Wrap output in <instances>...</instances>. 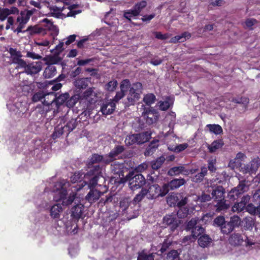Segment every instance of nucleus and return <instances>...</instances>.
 Segmentation results:
<instances>
[{"label":"nucleus","mask_w":260,"mask_h":260,"mask_svg":"<svg viewBox=\"0 0 260 260\" xmlns=\"http://www.w3.org/2000/svg\"><path fill=\"white\" fill-rule=\"evenodd\" d=\"M69 186V182H67L64 180L57 182L54 187V201L56 202L61 201V204L65 206L71 205L75 200L77 193L72 191L69 194V196L67 197L68 194L67 187Z\"/></svg>","instance_id":"f257e3e1"},{"label":"nucleus","mask_w":260,"mask_h":260,"mask_svg":"<svg viewBox=\"0 0 260 260\" xmlns=\"http://www.w3.org/2000/svg\"><path fill=\"white\" fill-rule=\"evenodd\" d=\"M205 217H207V214L204 215L202 217L196 216L186 220L183 225L184 230L199 237L206 232L205 228L200 223L201 221H203Z\"/></svg>","instance_id":"f03ea898"},{"label":"nucleus","mask_w":260,"mask_h":260,"mask_svg":"<svg viewBox=\"0 0 260 260\" xmlns=\"http://www.w3.org/2000/svg\"><path fill=\"white\" fill-rule=\"evenodd\" d=\"M111 167L114 176L111 177V181H114L117 185L125 183L127 181V174H125L128 173L129 171L124 164L115 162L111 165Z\"/></svg>","instance_id":"7ed1b4c3"},{"label":"nucleus","mask_w":260,"mask_h":260,"mask_svg":"<svg viewBox=\"0 0 260 260\" xmlns=\"http://www.w3.org/2000/svg\"><path fill=\"white\" fill-rule=\"evenodd\" d=\"M127 181L129 182V187L132 190L142 188L146 183V180L141 174L135 171H129L127 174Z\"/></svg>","instance_id":"20e7f679"},{"label":"nucleus","mask_w":260,"mask_h":260,"mask_svg":"<svg viewBox=\"0 0 260 260\" xmlns=\"http://www.w3.org/2000/svg\"><path fill=\"white\" fill-rule=\"evenodd\" d=\"M151 138V132L145 131L127 136L124 142L126 146H131L136 144L140 145L148 142Z\"/></svg>","instance_id":"39448f33"},{"label":"nucleus","mask_w":260,"mask_h":260,"mask_svg":"<svg viewBox=\"0 0 260 260\" xmlns=\"http://www.w3.org/2000/svg\"><path fill=\"white\" fill-rule=\"evenodd\" d=\"M211 190H209L211 193L212 198L217 202L216 206L220 210L226 209L228 208L225 204L224 194L225 193V189L220 185H213L211 186Z\"/></svg>","instance_id":"423d86ee"},{"label":"nucleus","mask_w":260,"mask_h":260,"mask_svg":"<svg viewBox=\"0 0 260 260\" xmlns=\"http://www.w3.org/2000/svg\"><path fill=\"white\" fill-rule=\"evenodd\" d=\"M247 212L251 215L260 216V188L252 191L250 204L247 206Z\"/></svg>","instance_id":"0eeeda50"},{"label":"nucleus","mask_w":260,"mask_h":260,"mask_svg":"<svg viewBox=\"0 0 260 260\" xmlns=\"http://www.w3.org/2000/svg\"><path fill=\"white\" fill-rule=\"evenodd\" d=\"M181 223V220L177 217L175 212L166 214L162 220V224L164 228H169L170 232L172 233L177 230Z\"/></svg>","instance_id":"6e6552de"},{"label":"nucleus","mask_w":260,"mask_h":260,"mask_svg":"<svg viewBox=\"0 0 260 260\" xmlns=\"http://www.w3.org/2000/svg\"><path fill=\"white\" fill-rule=\"evenodd\" d=\"M159 115L158 112L153 107H145L142 114L143 120L145 121L146 123L151 125L156 122Z\"/></svg>","instance_id":"1a4fd4ad"},{"label":"nucleus","mask_w":260,"mask_h":260,"mask_svg":"<svg viewBox=\"0 0 260 260\" xmlns=\"http://www.w3.org/2000/svg\"><path fill=\"white\" fill-rule=\"evenodd\" d=\"M248 189V186L246 185L245 180L240 181L239 184L236 187H234L229 192L228 197L231 201H234L240 195L247 191Z\"/></svg>","instance_id":"9d476101"},{"label":"nucleus","mask_w":260,"mask_h":260,"mask_svg":"<svg viewBox=\"0 0 260 260\" xmlns=\"http://www.w3.org/2000/svg\"><path fill=\"white\" fill-rule=\"evenodd\" d=\"M146 191L148 196L147 198L149 200H153L159 197H164L167 194L164 190V184L161 187L157 184L151 185L146 189Z\"/></svg>","instance_id":"9b49d317"},{"label":"nucleus","mask_w":260,"mask_h":260,"mask_svg":"<svg viewBox=\"0 0 260 260\" xmlns=\"http://www.w3.org/2000/svg\"><path fill=\"white\" fill-rule=\"evenodd\" d=\"M50 95L54 96L52 101V104H54V106H55V108L54 109V114L57 113L59 112L60 106L63 105L66 102H67L68 99H69L70 95L68 92H66L57 96V94L54 92H50Z\"/></svg>","instance_id":"f8f14e48"},{"label":"nucleus","mask_w":260,"mask_h":260,"mask_svg":"<svg viewBox=\"0 0 260 260\" xmlns=\"http://www.w3.org/2000/svg\"><path fill=\"white\" fill-rule=\"evenodd\" d=\"M197 170L187 169L184 166H175L169 169L167 172V175L173 177L178 176L182 174L184 176H188L190 174H192L196 172Z\"/></svg>","instance_id":"ddd939ff"},{"label":"nucleus","mask_w":260,"mask_h":260,"mask_svg":"<svg viewBox=\"0 0 260 260\" xmlns=\"http://www.w3.org/2000/svg\"><path fill=\"white\" fill-rule=\"evenodd\" d=\"M240 222L241 219L239 216L234 215L231 217L225 224L222 234L228 235L232 233L236 228H239Z\"/></svg>","instance_id":"4468645a"},{"label":"nucleus","mask_w":260,"mask_h":260,"mask_svg":"<svg viewBox=\"0 0 260 260\" xmlns=\"http://www.w3.org/2000/svg\"><path fill=\"white\" fill-rule=\"evenodd\" d=\"M186 180L183 178H173L166 183H164V190L167 193L170 190H175L186 183Z\"/></svg>","instance_id":"2eb2a0df"},{"label":"nucleus","mask_w":260,"mask_h":260,"mask_svg":"<svg viewBox=\"0 0 260 260\" xmlns=\"http://www.w3.org/2000/svg\"><path fill=\"white\" fill-rule=\"evenodd\" d=\"M125 150V147L123 145H116L110 151V152L106 154L109 164L114 160L119 159V155H121Z\"/></svg>","instance_id":"dca6fc26"},{"label":"nucleus","mask_w":260,"mask_h":260,"mask_svg":"<svg viewBox=\"0 0 260 260\" xmlns=\"http://www.w3.org/2000/svg\"><path fill=\"white\" fill-rule=\"evenodd\" d=\"M87 115V112H82L80 115L75 118H72L64 125V128L67 131V134L68 135L70 132L75 129L77 126L81 123V120L82 116H85Z\"/></svg>","instance_id":"f3484780"},{"label":"nucleus","mask_w":260,"mask_h":260,"mask_svg":"<svg viewBox=\"0 0 260 260\" xmlns=\"http://www.w3.org/2000/svg\"><path fill=\"white\" fill-rule=\"evenodd\" d=\"M42 69V62L41 61H36L28 62L26 69L22 73H25L27 75L34 76L38 74Z\"/></svg>","instance_id":"a211bd4d"},{"label":"nucleus","mask_w":260,"mask_h":260,"mask_svg":"<svg viewBox=\"0 0 260 260\" xmlns=\"http://www.w3.org/2000/svg\"><path fill=\"white\" fill-rule=\"evenodd\" d=\"M102 162L105 165H109L108 159L106 155H100L98 153H93L88 158L87 166L94 165L95 164Z\"/></svg>","instance_id":"6ab92c4d"},{"label":"nucleus","mask_w":260,"mask_h":260,"mask_svg":"<svg viewBox=\"0 0 260 260\" xmlns=\"http://www.w3.org/2000/svg\"><path fill=\"white\" fill-rule=\"evenodd\" d=\"M120 208L121 209L123 214H131L133 208H135L132 200L130 198H124L120 201Z\"/></svg>","instance_id":"aec40b11"},{"label":"nucleus","mask_w":260,"mask_h":260,"mask_svg":"<svg viewBox=\"0 0 260 260\" xmlns=\"http://www.w3.org/2000/svg\"><path fill=\"white\" fill-rule=\"evenodd\" d=\"M94 87H90L80 94L81 100H86L90 104L95 103L97 101V93L94 91Z\"/></svg>","instance_id":"412c9836"},{"label":"nucleus","mask_w":260,"mask_h":260,"mask_svg":"<svg viewBox=\"0 0 260 260\" xmlns=\"http://www.w3.org/2000/svg\"><path fill=\"white\" fill-rule=\"evenodd\" d=\"M61 60V58H56L54 57H52L50 58V61H51V63L50 65L48 66L45 70L44 72V76L46 78H50L54 76L56 73V67L54 66H52V64H56L59 61Z\"/></svg>","instance_id":"4be33fe9"},{"label":"nucleus","mask_w":260,"mask_h":260,"mask_svg":"<svg viewBox=\"0 0 260 260\" xmlns=\"http://www.w3.org/2000/svg\"><path fill=\"white\" fill-rule=\"evenodd\" d=\"M89 189V191L85 197V200L91 205L96 202L103 194V193L95 188H91Z\"/></svg>","instance_id":"5701e85b"},{"label":"nucleus","mask_w":260,"mask_h":260,"mask_svg":"<svg viewBox=\"0 0 260 260\" xmlns=\"http://www.w3.org/2000/svg\"><path fill=\"white\" fill-rule=\"evenodd\" d=\"M101 177H96V176H88L87 177L86 175H84V178L85 180H84L81 184L80 187L78 188V190L81 189L85 185H88V187L90 189L95 188L96 186L98 185V182L99 180V178Z\"/></svg>","instance_id":"b1692460"},{"label":"nucleus","mask_w":260,"mask_h":260,"mask_svg":"<svg viewBox=\"0 0 260 260\" xmlns=\"http://www.w3.org/2000/svg\"><path fill=\"white\" fill-rule=\"evenodd\" d=\"M228 241L231 245L237 247L242 245L244 240L241 234L234 232L230 235Z\"/></svg>","instance_id":"393cba45"},{"label":"nucleus","mask_w":260,"mask_h":260,"mask_svg":"<svg viewBox=\"0 0 260 260\" xmlns=\"http://www.w3.org/2000/svg\"><path fill=\"white\" fill-rule=\"evenodd\" d=\"M88 169L87 173L84 174L87 177L96 176L103 177L102 167L100 165L87 166Z\"/></svg>","instance_id":"a878e982"},{"label":"nucleus","mask_w":260,"mask_h":260,"mask_svg":"<svg viewBox=\"0 0 260 260\" xmlns=\"http://www.w3.org/2000/svg\"><path fill=\"white\" fill-rule=\"evenodd\" d=\"M115 109V104L111 100L104 103L101 106L100 111L104 115L111 114Z\"/></svg>","instance_id":"bb28decb"},{"label":"nucleus","mask_w":260,"mask_h":260,"mask_svg":"<svg viewBox=\"0 0 260 260\" xmlns=\"http://www.w3.org/2000/svg\"><path fill=\"white\" fill-rule=\"evenodd\" d=\"M84 207L82 204H77L71 209V216L74 221H78L82 217Z\"/></svg>","instance_id":"cd10ccee"},{"label":"nucleus","mask_w":260,"mask_h":260,"mask_svg":"<svg viewBox=\"0 0 260 260\" xmlns=\"http://www.w3.org/2000/svg\"><path fill=\"white\" fill-rule=\"evenodd\" d=\"M197 239L199 245L202 248L209 247L213 241L212 238L205 233L200 235Z\"/></svg>","instance_id":"c85d7f7f"},{"label":"nucleus","mask_w":260,"mask_h":260,"mask_svg":"<svg viewBox=\"0 0 260 260\" xmlns=\"http://www.w3.org/2000/svg\"><path fill=\"white\" fill-rule=\"evenodd\" d=\"M140 99V95L135 93L131 92L129 91L126 100L123 102L125 108L129 107L131 106H134Z\"/></svg>","instance_id":"c756f323"},{"label":"nucleus","mask_w":260,"mask_h":260,"mask_svg":"<svg viewBox=\"0 0 260 260\" xmlns=\"http://www.w3.org/2000/svg\"><path fill=\"white\" fill-rule=\"evenodd\" d=\"M90 78H78L76 79L73 84L79 91L86 89L90 81Z\"/></svg>","instance_id":"7c9ffc66"},{"label":"nucleus","mask_w":260,"mask_h":260,"mask_svg":"<svg viewBox=\"0 0 260 260\" xmlns=\"http://www.w3.org/2000/svg\"><path fill=\"white\" fill-rule=\"evenodd\" d=\"M63 211V209L60 204H56L50 208V215L52 218L58 219L60 218V214Z\"/></svg>","instance_id":"2f4dec72"},{"label":"nucleus","mask_w":260,"mask_h":260,"mask_svg":"<svg viewBox=\"0 0 260 260\" xmlns=\"http://www.w3.org/2000/svg\"><path fill=\"white\" fill-rule=\"evenodd\" d=\"M175 215L179 220L184 219L190 215V209L189 207H177L175 209Z\"/></svg>","instance_id":"473e14b6"},{"label":"nucleus","mask_w":260,"mask_h":260,"mask_svg":"<svg viewBox=\"0 0 260 260\" xmlns=\"http://www.w3.org/2000/svg\"><path fill=\"white\" fill-rule=\"evenodd\" d=\"M155 254L147 249H143L138 252L137 260H154Z\"/></svg>","instance_id":"72a5a7b5"},{"label":"nucleus","mask_w":260,"mask_h":260,"mask_svg":"<svg viewBox=\"0 0 260 260\" xmlns=\"http://www.w3.org/2000/svg\"><path fill=\"white\" fill-rule=\"evenodd\" d=\"M226 222L227 221L225 220V217L223 216L219 215L214 219L212 225L214 227L218 228L222 234Z\"/></svg>","instance_id":"f704fd0d"},{"label":"nucleus","mask_w":260,"mask_h":260,"mask_svg":"<svg viewBox=\"0 0 260 260\" xmlns=\"http://www.w3.org/2000/svg\"><path fill=\"white\" fill-rule=\"evenodd\" d=\"M42 22L46 23V24L44 25V27L46 29L52 32L51 35L52 36H56L57 35H58L59 29L56 25L53 24V22L48 19L47 18L44 19L42 20Z\"/></svg>","instance_id":"c9c22d12"},{"label":"nucleus","mask_w":260,"mask_h":260,"mask_svg":"<svg viewBox=\"0 0 260 260\" xmlns=\"http://www.w3.org/2000/svg\"><path fill=\"white\" fill-rule=\"evenodd\" d=\"M158 146L159 140L158 139H154L152 140L146 148L144 152V155L145 156H149L152 155L156 151Z\"/></svg>","instance_id":"e433bc0d"},{"label":"nucleus","mask_w":260,"mask_h":260,"mask_svg":"<svg viewBox=\"0 0 260 260\" xmlns=\"http://www.w3.org/2000/svg\"><path fill=\"white\" fill-rule=\"evenodd\" d=\"M224 145L222 139H218L214 141L210 145H208L207 147L210 153L215 152L217 149L221 148Z\"/></svg>","instance_id":"4c0bfd02"},{"label":"nucleus","mask_w":260,"mask_h":260,"mask_svg":"<svg viewBox=\"0 0 260 260\" xmlns=\"http://www.w3.org/2000/svg\"><path fill=\"white\" fill-rule=\"evenodd\" d=\"M165 160V157L163 155H161L157 157L156 159L151 161L150 162L151 168L154 170H157L160 168Z\"/></svg>","instance_id":"58836bf2"},{"label":"nucleus","mask_w":260,"mask_h":260,"mask_svg":"<svg viewBox=\"0 0 260 260\" xmlns=\"http://www.w3.org/2000/svg\"><path fill=\"white\" fill-rule=\"evenodd\" d=\"M173 99L170 96L166 98L165 101L159 102V108L162 111L167 110L170 106L173 104Z\"/></svg>","instance_id":"ea45409f"},{"label":"nucleus","mask_w":260,"mask_h":260,"mask_svg":"<svg viewBox=\"0 0 260 260\" xmlns=\"http://www.w3.org/2000/svg\"><path fill=\"white\" fill-rule=\"evenodd\" d=\"M243 229L247 231H252L255 225V220L251 217H246L243 219Z\"/></svg>","instance_id":"a19ab883"},{"label":"nucleus","mask_w":260,"mask_h":260,"mask_svg":"<svg viewBox=\"0 0 260 260\" xmlns=\"http://www.w3.org/2000/svg\"><path fill=\"white\" fill-rule=\"evenodd\" d=\"M252 171V174H255L260 167V158L256 157L252 159L249 164Z\"/></svg>","instance_id":"79ce46f5"},{"label":"nucleus","mask_w":260,"mask_h":260,"mask_svg":"<svg viewBox=\"0 0 260 260\" xmlns=\"http://www.w3.org/2000/svg\"><path fill=\"white\" fill-rule=\"evenodd\" d=\"M146 195H147L146 189L142 188L141 191L136 195L133 200H132L135 206H136L137 203L140 202Z\"/></svg>","instance_id":"37998d69"},{"label":"nucleus","mask_w":260,"mask_h":260,"mask_svg":"<svg viewBox=\"0 0 260 260\" xmlns=\"http://www.w3.org/2000/svg\"><path fill=\"white\" fill-rule=\"evenodd\" d=\"M64 133H67L64 127L59 125L54 128V132L51 135V137L55 140L59 138Z\"/></svg>","instance_id":"c03bdc74"},{"label":"nucleus","mask_w":260,"mask_h":260,"mask_svg":"<svg viewBox=\"0 0 260 260\" xmlns=\"http://www.w3.org/2000/svg\"><path fill=\"white\" fill-rule=\"evenodd\" d=\"M48 95H50V92H45L44 91L40 90L35 93L31 98V100L33 102H38Z\"/></svg>","instance_id":"a18cd8bd"},{"label":"nucleus","mask_w":260,"mask_h":260,"mask_svg":"<svg viewBox=\"0 0 260 260\" xmlns=\"http://www.w3.org/2000/svg\"><path fill=\"white\" fill-rule=\"evenodd\" d=\"M179 197L176 194H172L167 198V202L170 207H176Z\"/></svg>","instance_id":"49530a36"},{"label":"nucleus","mask_w":260,"mask_h":260,"mask_svg":"<svg viewBox=\"0 0 260 260\" xmlns=\"http://www.w3.org/2000/svg\"><path fill=\"white\" fill-rule=\"evenodd\" d=\"M142 89L143 86L142 83L140 82H136L132 84L129 91H131V92L135 93L140 95L142 92Z\"/></svg>","instance_id":"de8ad7c7"},{"label":"nucleus","mask_w":260,"mask_h":260,"mask_svg":"<svg viewBox=\"0 0 260 260\" xmlns=\"http://www.w3.org/2000/svg\"><path fill=\"white\" fill-rule=\"evenodd\" d=\"M79 100H81L80 94H75L72 96L70 99H68L66 102V105L69 108L73 107Z\"/></svg>","instance_id":"09e8293b"},{"label":"nucleus","mask_w":260,"mask_h":260,"mask_svg":"<svg viewBox=\"0 0 260 260\" xmlns=\"http://www.w3.org/2000/svg\"><path fill=\"white\" fill-rule=\"evenodd\" d=\"M12 63L17 65L16 67V69H24V70H26L28 64L26 61L21 58L19 59L18 58H14V60H12Z\"/></svg>","instance_id":"8fccbe9b"},{"label":"nucleus","mask_w":260,"mask_h":260,"mask_svg":"<svg viewBox=\"0 0 260 260\" xmlns=\"http://www.w3.org/2000/svg\"><path fill=\"white\" fill-rule=\"evenodd\" d=\"M198 238L195 235L191 234L189 235L184 236L181 242L182 244L186 245L196 241Z\"/></svg>","instance_id":"3c124183"},{"label":"nucleus","mask_w":260,"mask_h":260,"mask_svg":"<svg viewBox=\"0 0 260 260\" xmlns=\"http://www.w3.org/2000/svg\"><path fill=\"white\" fill-rule=\"evenodd\" d=\"M231 102L236 103L243 105L245 106H246L249 103V100L248 98L245 96H237L235 98H233Z\"/></svg>","instance_id":"603ef678"},{"label":"nucleus","mask_w":260,"mask_h":260,"mask_svg":"<svg viewBox=\"0 0 260 260\" xmlns=\"http://www.w3.org/2000/svg\"><path fill=\"white\" fill-rule=\"evenodd\" d=\"M43 30V28L42 27H39L37 25H34V26H29L27 28L23 30V32H29V34L32 35L35 34H40L42 32Z\"/></svg>","instance_id":"864d4df0"},{"label":"nucleus","mask_w":260,"mask_h":260,"mask_svg":"<svg viewBox=\"0 0 260 260\" xmlns=\"http://www.w3.org/2000/svg\"><path fill=\"white\" fill-rule=\"evenodd\" d=\"M143 102L148 106L154 103L156 101V96L153 93H148L144 95Z\"/></svg>","instance_id":"5fc2aeb1"},{"label":"nucleus","mask_w":260,"mask_h":260,"mask_svg":"<svg viewBox=\"0 0 260 260\" xmlns=\"http://www.w3.org/2000/svg\"><path fill=\"white\" fill-rule=\"evenodd\" d=\"M208 127H209V130L211 132L216 134L219 135L222 133V128L218 124H208L207 125Z\"/></svg>","instance_id":"6e6d98bb"},{"label":"nucleus","mask_w":260,"mask_h":260,"mask_svg":"<svg viewBox=\"0 0 260 260\" xmlns=\"http://www.w3.org/2000/svg\"><path fill=\"white\" fill-rule=\"evenodd\" d=\"M131 82L129 79H125L121 82L120 84V90L126 93V92L127 91V90L131 88Z\"/></svg>","instance_id":"4d7b16f0"},{"label":"nucleus","mask_w":260,"mask_h":260,"mask_svg":"<svg viewBox=\"0 0 260 260\" xmlns=\"http://www.w3.org/2000/svg\"><path fill=\"white\" fill-rule=\"evenodd\" d=\"M239 170L243 174H249L252 175V171L251 170L250 165L245 164L241 162L240 166L238 168Z\"/></svg>","instance_id":"13d9d810"},{"label":"nucleus","mask_w":260,"mask_h":260,"mask_svg":"<svg viewBox=\"0 0 260 260\" xmlns=\"http://www.w3.org/2000/svg\"><path fill=\"white\" fill-rule=\"evenodd\" d=\"M118 82L116 80H113L109 81L105 85V88L107 90L110 92L114 91L116 87L117 86Z\"/></svg>","instance_id":"bf43d9fd"},{"label":"nucleus","mask_w":260,"mask_h":260,"mask_svg":"<svg viewBox=\"0 0 260 260\" xmlns=\"http://www.w3.org/2000/svg\"><path fill=\"white\" fill-rule=\"evenodd\" d=\"M83 174L81 172H75L71 177V181L73 183H75L77 182H80L83 178Z\"/></svg>","instance_id":"052dcab7"},{"label":"nucleus","mask_w":260,"mask_h":260,"mask_svg":"<svg viewBox=\"0 0 260 260\" xmlns=\"http://www.w3.org/2000/svg\"><path fill=\"white\" fill-rule=\"evenodd\" d=\"M233 211L234 212H241L243 210H245L247 212V206H245V205L241 203V202H237L234 204L232 207Z\"/></svg>","instance_id":"680f3d73"},{"label":"nucleus","mask_w":260,"mask_h":260,"mask_svg":"<svg viewBox=\"0 0 260 260\" xmlns=\"http://www.w3.org/2000/svg\"><path fill=\"white\" fill-rule=\"evenodd\" d=\"M9 52L11 55L12 59L14 60V58H17L19 59L21 58L22 56V55L20 51H17L16 49L10 48L9 50Z\"/></svg>","instance_id":"e2e57ef3"},{"label":"nucleus","mask_w":260,"mask_h":260,"mask_svg":"<svg viewBox=\"0 0 260 260\" xmlns=\"http://www.w3.org/2000/svg\"><path fill=\"white\" fill-rule=\"evenodd\" d=\"M147 5V2L145 1H142L139 3H138L133 7L134 10L139 15L141 11Z\"/></svg>","instance_id":"0e129e2a"},{"label":"nucleus","mask_w":260,"mask_h":260,"mask_svg":"<svg viewBox=\"0 0 260 260\" xmlns=\"http://www.w3.org/2000/svg\"><path fill=\"white\" fill-rule=\"evenodd\" d=\"M241 161L239 159H236V157L229 161L228 167L232 170L235 169V168H238L239 166H240Z\"/></svg>","instance_id":"69168bd1"},{"label":"nucleus","mask_w":260,"mask_h":260,"mask_svg":"<svg viewBox=\"0 0 260 260\" xmlns=\"http://www.w3.org/2000/svg\"><path fill=\"white\" fill-rule=\"evenodd\" d=\"M257 22V21L254 18H248L245 21V27L249 30H253L252 26Z\"/></svg>","instance_id":"338daca9"},{"label":"nucleus","mask_w":260,"mask_h":260,"mask_svg":"<svg viewBox=\"0 0 260 260\" xmlns=\"http://www.w3.org/2000/svg\"><path fill=\"white\" fill-rule=\"evenodd\" d=\"M178 252L176 250H171L167 253L166 258L168 260H174L178 256Z\"/></svg>","instance_id":"774afa93"}]
</instances>
